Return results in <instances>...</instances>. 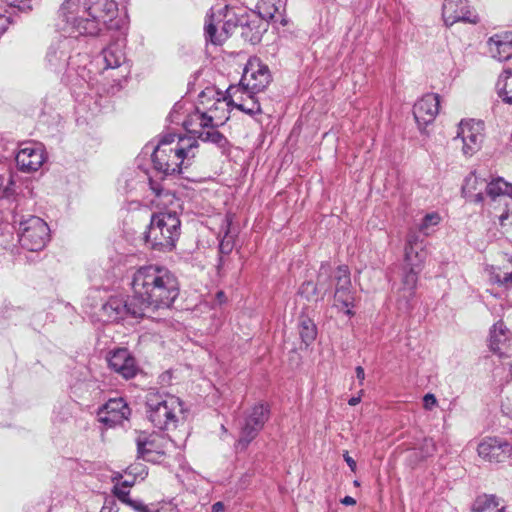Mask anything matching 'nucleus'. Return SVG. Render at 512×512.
I'll list each match as a JSON object with an SVG mask.
<instances>
[{
  "label": "nucleus",
  "instance_id": "9b49d317",
  "mask_svg": "<svg viewBox=\"0 0 512 512\" xmlns=\"http://www.w3.org/2000/svg\"><path fill=\"white\" fill-rule=\"evenodd\" d=\"M272 80L268 66L258 58H252L244 68L240 83L243 90L249 93L257 94L266 89Z\"/></svg>",
  "mask_w": 512,
  "mask_h": 512
},
{
  "label": "nucleus",
  "instance_id": "c03bdc74",
  "mask_svg": "<svg viewBox=\"0 0 512 512\" xmlns=\"http://www.w3.org/2000/svg\"><path fill=\"white\" fill-rule=\"evenodd\" d=\"M9 5L17 8L21 12H29L32 10L31 0H11Z\"/></svg>",
  "mask_w": 512,
  "mask_h": 512
},
{
  "label": "nucleus",
  "instance_id": "7c9ffc66",
  "mask_svg": "<svg viewBox=\"0 0 512 512\" xmlns=\"http://www.w3.org/2000/svg\"><path fill=\"white\" fill-rule=\"evenodd\" d=\"M298 331L301 341L309 346L317 337V327L314 321L307 315L301 314L298 319Z\"/></svg>",
  "mask_w": 512,
  "mask_h": 512
},
{
  "label": "nucleus",
  "instance_id": "2eb2a0df",
  "mask_svg": "<svg viewBox=\"0 0 512 512\" xmlns=\"http://www.w3.org/2000/svg\"><path fill=\"white\" fill-rule=\"evenodd\" d=\"M227 108L234 107L249 116L262 113V108L255 94L243 90L240 86L230 85L225 94Z\"/></svg>",
  "mask_w": 512,
  "mask_h": 512
},
{
  "label": "nucleus",
  "instance_id": "4468645a",
  "mask_svg": "<svg viewBox=\"0 0 512 512\" xmlns=\"http://www.w3.org/2000/svg\"><path fill=\"white\" fill-rule=\"evenodd\" d=\"M477 452L484 461L494 464L512 460V444L500 437H485L478 446Z\"/></svg>",
  "mask_w": 512,
  "mask_h": 512
},
{
  "label": "nucleus",
  "instance_id": "412c9836",
  "mask_svg": "<svg viewBox=\"0 0 512 512\" xmlns=\"http://www.w3.org/2000/svg\"><path fill=\"white\" fill-rule=\"evenodd\" d=\"M421 270L403 266L401 276V287L397 291V305L399 310L409 312L412 310V300L418 282V275Z\"/></svg>",
  "mask_w": 512,
  "mask_h": 512
},
{
  "label": "nucleus",
  "instance_id": "4be33fe9",
  "mask_svg": "<svg viewBox=\"0 0 512 512\" xmlns=\"http://www.w3.org/2000/svg\"><path fill=\"white\" fill-rule=\"evenodd\" d=\"M130 414L131 409L121 397L109 399L98 411L99 421L108 427L122 424Z\"/></svg>",
  "mask_w": 512,
  "mask_h": 512
},
{
  "label": "nucleus",
  "instance_id": "f03ea898",
  "mask_svg": "<svg viewBox=\"0 0 512 512\" xmlns=\"http://www.w3.org/2000/svg\"><path fill=\"white\" fill-rule=\"evenodd\" d=\"M117 14L115 0H65L59 9V17L65 22L63 29L83 36H96L103 27L122 30L125 22L117 19Z\"/></svg>",
  "mask_w": 512,
  "mask_h": 512
},
{
  "label": "nucleus",
  "instance_id": "49530a36",
  "mask_svg": "<svg viewBox=\"0 0 512 512\" xmlns=\"http://www.w3.org/2000/svg\"><path fill=\"white\" fill-rule=\"evenodd\" d=\"M437 404V399L434 394L428 393L423 397V405L427 410H431Z\"/></svg>",
  "mask_w": 512,
  "mask_h": 512
},
{
  "label": "nucleus",
  "instance_id": "c756f323",
  "mask_svg": "<svg viewBox=\"0 0 512 512\" xmlns=\"http://www.w3.org/2000/svg\"><path fill=\"white\" fill-rule=\"evenodd\" d=\"M231 220L226 218L225 220V233L221 238L218 246L219 258L216 265L218 274L224 270L225 267V256H228L234 248V236L230 234Z\"/></svg>",
  "mask_w": 512,
  "mask_h": 512
},
{
  "label": "nucleus",
  "instance_id": "423d86ee",
  "mask_svg": "<svg viewBox=\"0 0 512 512\" xmlns=\"http://www.w3.org/2000/svg\"><path fill=\"white\" fill-rule=\"evenodd\" d=\"M165 142L157 145L151 155L155 170L164 175L180 174L182 166L187 160V165L191 158L195 157L194 149L198 147L197 140L180 139L174 147H166Z\"/></svg>",
  "mask_w": 512,
  "mask_h": 512
},
{
  "label": "nucleus",
  "instance_id": "79ce46f5",
  "mask_svg": "<svg viewBox=\"0 0 512 512\" xmlns=\"http://www.w3.org/2000/svg\"><path fill=\"white\" fill-rule=\"evenodd\" d=\"M113 494L124 504H128L131 501L129 496V490L122 488L118 484H116L113 488Z\"/></svg>",
  "mask_w": 512,
  "mask_h": 512
},
{
  "label": "nucleus",
  "instance_id": "f257e3e1",
  "mask_svg": "<svg viewBox=\"0 0 512 512\" xmlns=\"http://www.w3.org/2000/svg\"><path fill=\"white\" fill-rule=\"evenodd\" d=\"M130 287L135 301L143 308L146 318L170 309L180 294L176 274L166 266L149 264L135 269L130 276Z\"/></svg>",
  "mask_w": 512,
  "mask_h": 512
},
{
  "label": "nucleus",
  "instance_id": "f704fd0d",
  "mask_svg": "<svg viewBox=\"0 0 512 512\" xmlns=\"http://www.w3.org/2000/svg\"><path fill=\"white\" fill-rule=\"evenodd\" d=\"M20 315L21 310L16 308L6 307L0 311V336H3L11 326H16L20 323Z\"/></svg>",
  "mask_w": 512,
  "mask_h": 512
},
{
  "label": "nucleus",
  "instance_id": "a19ab883",
  "mask_svg": "<svg viewBox=\"0 0 512 512\" xmlns=\"http://www.w3.org/2000/svg\"><path fill=\"white\" fill-rule=\"evenodd\" d=\"M149 186L157 197L163 196L165 198H168L169 201L170 198H174V194H171L169 191L164 190L160 184L154 182L151 178H149Z\"/></svg>",
  "mask_w": 512,
  "mask_h": 512
},
{
  "label": "nucleus",
  "instance_id": "c85d7f7f",
  "mask_svg": "<svg viewBox=\"0 0 512 512\" xmlns=\"http://www.w3.org/2000/svg\"><path fill=\"white\" fill-rule=\"evenodd\" d=\"M101 56L105 63V69H115L121 67L125 61L126 56L122 46L117 43H111L101 51Z\"/></svg>",
  "mask_w": 512,
  "mask_h": 512
},
{
  "label": "nucleus",
  "instance_id": "603ef678",
  "mask_svg": "<svg viewBox=\"0 0 512 512\" xmlns=\"http://www.w3.org/2000/svg\"><path fill=\"white\" fill-rule=\"evenodd\" d=\"M343 457H344V460L347 463V465L350 467V469L352 471H355V469H356V461L352 457L349 456L348 452H345Z\"/></svg>",
  "mask_w": 512,
  "mask_h": 512
},
{
  "label": "nucleus",
  "instance_id": "bf43d9fd",
  "mask_svg": "<svg viewBox=\"0 0 512 512\" xmlns=\"http://www.w3.org/2000/svg\"><path fill=\"white\" fill-rule=\"evenodd\" d=\"M214 90L213 89H207L206 91H202L200 94H199V99L201 101V103H203V98L206 96L207 93H213Z\"/></svg>",
  "mask_w": 512,
  "mask_h": 512
},
{
  "label": "nucleus",
  "instance_id": "09e8293b",
  "mask_svg": "<svg viewBox=\"0 0 512 512\" xmlns=\"http://www.w3.org/2000/svg\"><path fill=\"white\" fill-rule=\"evenodd\" d=\"M100 512H118L114 500H106Z\"/></svg>",
  "mask_w": 512,
  "mask_h": 512
},
{
  "label": "nucleus",
  "instance_id": "b1692460",
  "mask_svg": "<svg viewBox=\"0 0 512 512\" xmlns=\"http://www.w3.org/2000/svg\"><path fill=\"white\" fill-rule=\"evenodd\" d=\"M240 29L241 37L245 41L255 45L261 41L263 34L267 31L268 23L263 21L255 11H244Z\"/></svg>",
  "mask_w": 512,
  "mask_h": 512
},
{
  "label": "nucleus",
  "instance_id": "5fc2aeb1",
  "mask_svg": "<svg viewBox=\"0 0 512 512\" xmlns=\"http://www.w3.org/2000/svg\"><path fill=\"white\" fill-rule=\"evenodd\" d=\"M341 503L346 506H352L356 504V500L351 496H345L341 499Z\"/></svg>",
  "mask_w": 512,
  "mask_h": 512
},
{
  "label": "nucleus",
  "instance_id": "ddd939ff",
  "mask_svg": "<svg viewBox=\"0 0 512 512\" xmlns=\"http://www.w3.org/2000/svg\"><path fill=\"white\" fill-rule=\"evenodd\" d=\"M108 367L125 380L135 378L141 368L135 356L127 348H116L108 352L106 356Z\"/></svg>",
  "mask_w": 512,
  "mask_h": 512
},
{
  "label": "nucleus",
  "instance_id": "4d7b16f0",
  "mask_svg": "<svg viewBox=\"0 0 512 512\" xmlns=\"http://www.w3.org/2000/svg\"><path fill=\"white\" fill-rule=\"evenodd\" d=\"M361 401V397L360 396H354V397H351L349 400H348V404L350 406H355L357 404H359Z\"/></svg>",
  "mask_w": 512,
  "mask_h": 512
},
{
  "label": "nucleus",
  "instance_id": "0eeeda50",
  "mask_svg": "<svg viewBox=\"0 0 512 512\" xmlns=\"http://www.w3.org/2000/svg\"><path fill=\"white\" fill-rule=\"evenodd\" d=\"M243 12L224 5L216 9L212 7L204 26L205 38L214 45H221L236 28H240Z\"/></svg>",
  "mask_w": 512,
  "mask_h": 512
},
{
  "label": "nucleus",
  "instance_id": "a211bd4d",
  "mask_svg": "<svg viewBox=\"0 0 512 512\" xmlns=\"http://www.w3.org/2000/svg\"><path fill=\"white\" fill-rule=\"evenodd\" d=\"M168 442L142 432L136 438L137 457L147 462L158 463L166 455Z\"/></svg>",
  "mask_w": 512,
  "mask_h": 512
},
{
  "label": "nucleus",
  "instance_id": "6ab92c4d",
  "mask_svg": "<svg viewBox=\"0 0 512 512\" xmlns=\"http://www.w3.org/2000/svg\"><path fill=\"white\" fill-rule=\"evenodd\" d=\"M483 138L481 123L474 120L459 123L455 140L461 139L464 155H474L481 148Z\"/></svg>",
  "mask_w": 512,
  "mask_h": 512
},
{
  "label": "nucleus",
  "instance_id": "a878e982",
  "mask_svg": "<svg viewBox=\"0 0 512 512\" xmlns=\"http://www.w3.org/2000/svg\"><path fill=\"white\" fill-rule=\"evenodd\" d=\"M285 4L282 0H259L256 8V14L259 15L263 21L273 20L282 25H286L287 21L283 16Z\"/></svg>",
  "mask_w": 512,
  "mask_h": 512
},
{
  "label": "nucleus",
  "instance_id": "f3484780",
  "mask_svg": "<svg viewBox=\"0 0 512 512\" xmlns=\"http://www.w3.org/2000/svg\"><path fill=\"white\" fill-rule=\"evenodd\" d=\"M442 17L448 27L457 22L477 24L480 21L478 15L470 9L468 0H444Z\"/></svg>",
  "mask_w": 512,
  "mask_h": 512
},
{
  "label": "nucleus",
  "instance_id": "72a5a7b5",
  "mask_svg": "<svg viewBox=\"0 0 512 512\" xmlns=\"http://www.w3.org/2000/svg\"><path fill=\"white\" fill-rule=\"evenodd\" d=\"M485 191L487 196L495 200L497 197L509 196V202L512 204V186L502 178H497L486 184Z\"/></svg>",
  "mask_w": 512,
  "mask_h": 512
},
{
  "label": "nucleus",
  "instance_id": "864d4df0",
  "mask_svg": "<svg viewBox=\"0 0 512 512\" xmlns=\"http://www.w3.org/2000/svg\"><path fill=\"white\" fill-rule=\"evenodd\" d=\"M355 372H356V377L359 380V383L362 385L363 381L365 379V371H364L363 367L362 366H357L355 368Z\"/></svg>",
  "mask_w": 512,
  "mask_h": 512
},
{
  "label": "nucleus",
  "instance_id": "aec40b11",
  "mask_svg": "<svg viewBox=\"0 0 512 512\" xmlns=\"http://www.w3.org/2000/svg\"><path fill=\"white\" fill-rule=\"evenodd\" d=\"M17 168L24 173L37 171L45 161V152L43 147L34 142L22 144L15 155Z\"/></svg>",
  "mask_w": 512,
  "mask_h": 512
},
{
  "label": "nucleus",
  "instance_id": "052dcab7",
  "mask_svg": "<svg viewBox=\"0 0 512 512\" xmlns=\"http://www.w3.org/2000/svg\"><path fill=\"white\" fill-rule=\"evenodd\" d=\"M224 296H225V295H224V292H223V291H219V292L217 293V297H218V299H221V298H222V297H224Z\"/></svg>",
  "mask_w": 512,
  "mask_h": 512
},
{
  "label": "nucleus",
  "instance_id": "9d476101",
  "mask_svg": "<svg viewBox=\"0 0 512 512\" xmlns=\"http://www.w3.org/2000/svg\"><path fill=\"white\" fill-rule=\"evenodd\" d=\"M269 417L270 408L268 404L258 403L252 406L247 411L244 424L241 427L240 437L237 442L238 446L242 449L247 448L263 429Z\"/></svg>",
  "mask_w": 512,
  "mask_h": 512
},
{
  "label": "nucleus",
  "instance_id": "e433bc0d",
  "mask_svg": "<svg viewBox=\"0 0 512 512\" xmlns=\"http://www.w3.org/2000/svg\"><path fill=\"white\" fill-rule=\"evenodd\" d=\"M299 293L307 300H312L319 294H321V299L324 298L326 294H324V290L319 286V272L317 273L316 282L305 281L300 286Z\"/></svg>",
  "mask_w": 512,
  "mask_h": 512
},
{
  "label": "nucleus",
  "instance_id": "39448f33",
  "mask_svg": "<svg viewBox=\"0 0 512 512\" xmlns=\"http://www.w3.org/2000/svg\"><path fill=\"white\" fill-rule=\"evenodd\" d=\"M183 412V402L174 395L151 392L146 397L147 418L160 430L176 428L178 416Z\"/></svg>",
  "mask_w": 512,
  "mask_h": 512
},
{
  "label": "nucleus",
  "instance_id": "ea45409f",
  "mask_svg": "<svg viewBox=\"0 0 512 512\" xmlns=\"http://www.w3.org/2000/svg\"><path fill=\"white\" fill-rule=\"evenodd\" d=\"M440 222V216L438 213H428L422 219L421 224L419 225V230L425 234H427V230L430 226H435Z\"/></svg>",
  "mask_w": 512,
  "mask_h": 512
},
{
  "label": "nucleus",
  "instance_id": "de8ad7c7",
  "mask_svg": "<svg viewBox=\"0 0 512 512\" xmlns=\"http://www.w3.org/2000/svg\"><path fill=\"white\" fill-rule=\"evenodd\" d=\"M510 204H511V202H509V200L505 201V203H504L505 208H504L503 212L498 217L499 223L501 226H505L506 225L505 221L510 217V209H509Z\"/></svg>",
  "mask_w": 512,
  "mask_h": 512
},
{
  "label": "nucleus",
  "instance_id": "473e14b6",
  "mask_svg": "<svg viewBox=\"0 0 512 512\" xmlns=\"http://www.w3.org/2000/svg\"><path fill=\"white\" fill-rule=\"evenodd\" d=\"M484 180L478 178L474 173H471L465 178V183L462 186V193L464 197L468 198L469 201L474 203H482L484 195L481 191L474 193L477 190V184H484Z\"/></svg>",
  "mask_w": 512,
  "mask_h": 512
},
{
  "label": "nucleus",
  "instance_id": "cd10ccee",
  "mask_svg": "<svg viewBox=\"0 0 512 512\" xmlns=\"http://www.w3.org/2000/svg\"><path fill=\"white\" fill-rule=\"evenodd\" d=\"M503 500L494 494H482L476 497L472 505L473 512H505Z\"/></svg>",
  "mask_w": 512,
  "mask_h": 512
},
{
  "label": "nucleus",
  "instance_id": "7ed1b4c3",
  "mask_svg": "<svg viewBox=\"0 0 512 512\" xmlns=\"http://www.w3.org/2000/svg\"><path fill=\"white\" fill-rule=\"evenodd\" d=\"M319 286L324 294L333 293L334 306L346 316L353 317L356 291L352 286L351 272L347 265L333 268L329 262H322L319 267Z\"/></svg>",
  "mask_w": 512,
  "mask_h": 512
},
{
  "label": "nucleus",
  "instance_id": "f8f14e48",
  "mask_svg": "<svg viewBox=\"0 0 512 512\" xmlns=\"http://www.w3.org/2000/svg\"><path fill=\"white\" fill-rule=\"evenodd\" d=\"M193 116L196 120H199V125L202 128V130L197 132V138L204 143L215 145L223 155L229 154L231 143L225 135L216 129L219 123H213L214 119L221 120L222 117L208 115L207 112H201L198 108Z\"/></svg>",
  "mask_w": 512,
  "mask_h": 512
},
{
  "label": "nucleus",
  "instance_id": "6e6552de",
  "mask_svg": "<svg viewBox=\"0 0 512 512\" xmlns=\"http://www.w3.org/2000/svg\"><path fill=\"white\" fill-rule=\"evenodd\" d=\"M14 224H18V239L20 245L29 251L42 250L50 239V229L47 223L34 215L14 216Z\"/></svg>",
  "mask_w": 512,
  "mask_h": 512
},
{
  "label": "nucleus",
  "instance_id": "37998d69",
  "mask_svg": "<svg viewBox=\"0 0 512 512\" xmlns=\"http://www.w3.org/2000/svg\"><path fill=\"white\" fill-rule=\"evenodd\" d=\"M435 450H436V446H435V443L433 442V440L425 438L423 440V443L421 446L422 457L427 458V457L432 456L433 453L435 452Z\"/></svg>",
  "mask_w": 512,
  "mask_h": 512
},
{
  "label": "nucleus",
  "instance_id": "58836bf2",
  "mask_svg": "<svg viewBox=\"0 0 512 512\" xmlns=\"http://www.w3.org/2000/svg\"><path fill=\"white\" fill-rule=\"evenodd\" d=\"M226 103H227V100H225V96L223 97V100L218 98L213 103V105L208 108L207 114L208 115H213V116L216 115L217 117H219L216 112L219 111V110H222L223 112H225V106L227 107ZM221 117H222V119L219 120L220 121L219 124H223L225 121H227L229 119V115H223Z\"/></svg>",
  "mask_w": 512,
  "mask_h": 512
},
{
  "label": "nucleus",
  "instance_id": "e2e57ef3",
  "mask_svg": "<svg viewBox=\"0 0 512 512\" xmlns=\"http://www.w3.org/2000/svg\"><path fill=\"white\" fill-rule=\"evenodd\" d=\"M511 140H512V136H511Z\"/></svg>",
  "mask_w": 512,
  "mask_h": 512
},
{
  "label": "nucleus",
  "instance_id": "bb28decb",
  "mask_svg": "<svg viewBox=\"0 0 512 512\" xmlns=\"http://www.w3.org/2000/svg\"><path fill=\"white\" fill-rule=\"evenodd\" d=\"M510 340V332L503 321H498L493 325L489 334V347L494 353L500 356L505 354V349Z\"/></svg>",
  "mask_w": 512,
  "mask_h": 512
},
{
  "label": "nucleus",
  "instance_id": "6e6d98bb",
  "mask_svg": "<svg viewBox=\"0 0 512 512\" xmlns=\"http://www.w3.org/2000/svg\"><path fill=\"white\" fill-rule=\"evenodd\" d=\"M224 504L222 502H216L212 505V512H223Z\"/></svg>",
  "mask_w": 512,
  "mask_h": 512
},
{
  "label": "nucleus",
  "instance_id": "a18cd8bd",
  "mask_svg": "<svg viewBox=\"0 0 512 512\" xmlns=\"http://www.w3.org/2000/svg\"><path fill=\"white\" fill-rule=\"evenodd\" d=\"M127 505L130 506L136 512H160L159 510H152L149 506L145 505L140 500L131 499V501Z\"/></svg>",
  "mask_w": 512,
  "mask_h": 512
},
{
  "label": "nucleus",
  "instance_id": "8fccbe9b",
  "mask_svg": "<svg viewBox=\"0 0 512 512\" xmlns=\"http://www.w3.org/2000/svg\"><path fill=\"white\" fill-rule=\"evenodd\" d=\"M9 24H10L9 18L0 14V37L7 30Z\"/></svg>",
  "mask_w": 512,
  "mask_h": 512
},
{
  "label": "nucleus",
  "instance_id": "1a4fd4ad",
  "mask_svg": "<svg viewBox=\"0 0 512 512\" xmlns=\"http://www.w3.org/2000/svg\"><path fill=\"white\" fill-rule=\"evenodd\" d=\"M102 316L109 322H119L128 317L146 318L143 308L135 301L133 294L131 296L114 295L101 307Z\"/></svg>",
  "mask_w": 512,
  "mask_h": 512
},
{
  "label": "nucleus",
  "instance_id": "4c0bfd02",
  "mask_svg": "<svg viewBox=\"0 0 512 512\" xmlns=\"http://www.w3.org/2000/svg\"><path fill=\"white\" fill-rule=\"evenodd\" d=\"M492 278L495 283L506 287L512 292V270L503 271L502 269H498V271L492 273Z\"/></svg>",
  "mask_w": 512,
  "mask_h": 512
},
{
  "label": "nucleus",
  "instance_id": "20e7f679",
  "mask_svg": "<svg viewBox=\"0 0 512 512\" xmlns=\"http://www.w3.org/2000/svg\"><path fill=\"white\" fill-rule=\"evenodd\" d=\"M181 234V221L176 211L153 213L145 232V243L155 251L170 252Z\"/></svg>",
  "mask_w": 512,
  "mask_h": 512
},
{
  "label": "nucleus",
  "instance_id": "c9c22d12",
  "mask_svg": "<svg viewBox=\"0 0 512 512\" xmlns=\"http://www.w3.org/2000/svg\"><path fill=\"white\" fill-rule=\"evenodd\" d=\"M490 41L497 46L499 60L506 61L512 58V33L505 36L495 35L490 38Z\"/></svg>",
  "mask_w": 512,
  "mask_h": 512
},
{
  "label": "nucleus",
  "instance_id": "2f4dec72",
  "mask_svg": "<svg viewBox=\"0 0 512 512\" xmlns=\"http://www.w3.org/2000/svg\"><path fill=\"white\" fill-rule=\"evenodd\" d=\"M498 96L506 104L512 105V69L505 70L496 83Z\"/></svg>",
  "mask_w": 512,
  "mask_h": 512
},
{
  "label": "nucleus",
  "instance_id": "393cba45",
  "mask_svg": "<svg viewBox=\"0 0 512 512\" xmlns=\"http://www.w3.org/2000/svg\"><path fill=\"white\" fill-rule=\"evenodd\" d=\"M426 256L423 240L415 233H409L405 245L404 266L422 270Z\"/></svg>",
  "mask_w": 512,
  "mask_h": 512
},
{
  "label": "nucleus",
  "instance_id": "5701e85b",
  "mask_svg": "<svg viewBox=\"0 0 512 512\" xmlns=\"http://www.w3.org/2000/svg\"><path fill=\"white\" fill-rule=\"evenodd\" d=\"M439 105L440 97L433 93L424 95L414 104L413 115L420 128L426 127L435 120Z\"/></svg>",
  "mask_w": 512,
  "mask_h": 512
},
{
  "label": "nucleus",
  "instance_id": "3c124183",
  "mask_svg": "<svg viewBox=\"0 0 512 512\" xmlns=\"http://www.w3.org/2000/svg\"><path fill=\"white\" fill-rule=\"evenodd\" d=\"M176 135L174 134H168L164 136L158 143V145H162L163 142H165L166 147H172L171 144L174 142Z\"/></svg>",
  "mask_w": 512,
  "mask_h": 512
},
{
  "label": "nucleus",
  "instance_id": "680f3d73",
  "mask_svg": "<svg viewBox=\"0 0 512 512\" xmlns=\"http://www.w3.org/2000/svg\"><path fill=\"white\" fill-rule=\"evenodd\" d=\"M354 484H355L356 486H358V485H359V482H358L357 480H355V481H354Z\"/></svg>",
  "mask_w": 512,
  "mask_h": 512
},
{
  "label": "nucleus",
  "instance_id": "13d9d810",
  "mask_svg": "<svg viewBox=\"0 0 512 512\" xmlns=\"http://www.w3.org/2000/svg\"><path fill=\"white\" fill-rule=\"evenodd\" d=\"M119 486H121L122 488H125V489H128L133 485V481H122L121 483H118Z\"/></svg>",
  "mask_w": 512,
  "mask_h": 512
},
{
  "label": "nucleus",
  "instance_id": "dca6fc26",
  "mask_svg": "<svg viewBox=\"0 0 512 512\" xmlns=\"http://www.w3.org/2000/svg\"><path fill=\"white\" fill-rule=\"evenodd\" d=\"M76 36L60 37L51 43L46 54V62L51 70L60 72L66 69Z\"/></svg>",
  "mask_w": 512,
  "mask_h": 512
}]
</instances>
